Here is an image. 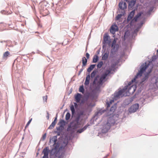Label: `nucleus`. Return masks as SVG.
<instances>
[{
	"label": "nucleus",
	"instance_id": "1",
	"mask_svg": "<svg viewBox=\"0 0 158 158\" xmlns=\"http://www.w3.org/2000/svg\"><path fill=\"white\" fill-rule=\"evenodd\" d=\"M153 67L151 62L145 63L142 65L140 68V71L137 74L135 77L131 80V83L129 82L128 86H126L123 90H120L118 92H116L114 94L113 99L111 100L110 102L106 103L107 107L110 106V105L114 102V100H116L120 97L126 96L132 94L135 91L136 89L135 83L139 81L143 73H144L145 77L140 82L141 83L148 78V74L151 73Z\"/></svg>",
	"mask_w": 158,
	"mask_h": 158
},
{
	"label": "nucleus",
	"instance_id": "2",
	"mask_svg": "<svg viewBox=\"0 0 158 158\" xmlns=\"http://www.w3.org/2000/svg\"><path fill=\"white\" fill-rule=\"evenodd\" d=\"M114 65H111L110 67L108 68L102 74L100 77L99 76H97L94 80V84L97 86V87H99L101 86L102 82L105 81L106 77L111 73L112 70H114Z\"/></svg>",
	"mask_w": 158,
	"mask_h": 158
},
{
	"label": "nucleus",
	"instance_id": "3",
	"mask_svg": "<svg viewBox=\"0 0 158 158\" xmlns=\"http://www.w3.org/2000/svg\"><path fill=\"white\" fill-rule=\"evenodd\" d=\"M114 116L112 117H110L108 120V121L106 124L103 126L102 130V133H106L108 131L110 128L111 125L114 123L115 121L113 119Z\"/></svg>",
	"mask_w": 158,
	"mask_h": 158
},
{
	"label": "nucleus",
	"instance_id": "4",
	"mask_svg": "<svg viewBox=\"0 0 158 158\" xmlns=\"http://www.w3.org/2000/svg\"><path fill=\"white\" fill-rule=\"evenodd\" d=\"M79 121V118H77L75 120L71 122L67 129V131L73 132L74 131L75 129L79 127V125H80Z\"/></svg>",
	"mask_w": 158,
	"mask_h": 158
},
{
	"label": "nucleus",
	"instance_id": "5",
	"mask_svg": "<svg viewBox=\"0 0 158 158\" xmlns=\"http://www.w3.org/2000/svg\"><path fill=\"white\" fill-rule=\"evenodd\" d=\"M117 40V38H114V40L113 41L112 44V49L111 52V53L114 54L118 50L119 47V45L116 44Z\"/></svg>",
	"mask_w": 158,
	"mask_h": 158
},
{
	"label": "nucleus",
	"instance_id": "6",
	"mask_svg": "<svg viewBox=\"0 0 158 158\" xmlns=\"http://www.w3.org/2000/svg\"><path fill=\"white\" fill-rule=\"evenodd\" d=\"M139 107V104H137L132 105L129 109V112L131 113L135 112L138 109Z\"/></svg>",
	"mask_w": 158,
	"mask_h": 158
},
{
	"label": "nucleus",
	"instance_id": "7",
	"mask_svg": "<svg viewBox=\"0 0 158 158\" xmlns=\"http://www.w3.org/2000/svg\"><path fill=\"white\" fill-rule=\"evenodd\" d=\"M43 153L44 154L43 158H48V155L49 153V150L47 148H46L44 149Z\"/></svg>",
	"mask_w": 158,
	"mask_h": 158
},
{
	"label": "nucleus",
	"instance_id": "8",
	"mask_svg": "<svg viewBox=\"0 0 158 158\" xmlns=\"http://www.w3.org/2000/svg\"><path fill=\"white\" fill-rule=\"evenodd\" d=\"M118 30V27L115 25H112L110 28V32L114 34L115 32Z\"/></svg>",
	"mask_w": 158,
	"mask_h": 158
},
{
	"label": "nucleus",
	"instance_id": "9",
	"mask_svg": "<svg viewBox=\"0 0 158 158\" xmlns=\"http://www.w3.org/2000/svg\"><path fill=\"white\" fill-rule=\"evenodd\" d=\"M109 54V52L107 51L103 54L102 55V59L103 60H106L108 57Z\"/></svg>",
	"mask_w": 158,
	"mask_h": 158
},
{
	"label": "nucleus",
	"instance_id": "10",
	"mask_svg": "<svg viewBox=\"0 0 158 158\" xmlns=\"http://www.w3.org/2000/svg\"><path fill=\"white\" fill-rule=\"evenodd\" d=\"M136 0H129V2L128 7L131 9L135 4Z\"/></svg>",
	"mask_w": 158,
	"mask_h": 158
},
{
	"label": "nucleus",
	"instance_id": "11",
	"mask_svg": "<svg viewBox=\"0 0 158 158\" xmlns=\"http://www.w3.org/2000/svg\"><path fill=\"white\" fill-rule=\"evenodd\" d=\"M81 97V94L78 93L75 96V99L77 103H79L80 101Z\"/></svg>",
	"mask_w": 158,
	"mask_h": 158
},
{
	"label": "nucleus",
	"instance_id": "12",
	"mask_svg": "<svg viewBox=\"0 0 158 158\" xmlns=\"http://www.w3.org/2000/svg\"><path fill=\"white\" fill-rule=\"evenodd\" d=\"M116 108V104H115L111 108L110 111H109V114H108V115H109L113 114Z\"/></svg>",
	"mask_w": 158,
	"mask_h": 158
},
{
	"label": "nucleus",
	"instance_id": "13",
	"mask_svg": "<svg viewBox=\"0 0 158 158\" xmlns=\"http://www.w3.org/2000/svg\"><path fill=\"white\" fill-rule=\"evenodd\" d=\"M119 8L123 10L126 8L127 6L126 3L120 2L119 4Z\"/></svg>",
	"mask_w": 158,
	"mask_h": 158
},
{
	"label": "nucleus",
	"instance_id": "14",
	"mask_svg": "<svg viewBox=\"0 0 158 158\" xmlns=\"http://www.w3.org/2000/svg\"><path fill=\"white\" fill-rule=\"evenodd\" d=\"M90 79V75L89 74L88 75L85 79V80L84 83L85 85H88L89 83V81Z\"/></svg>",
	"mask_w": 158,
	"mask_h": 158
},
{
	"label": "nucleus",
	"instance_id": "15",
	"mask_svg": "<svg viewBox=\"0 0 158 158\" xmlns=\"http://www.w3.org/2000/svg\"><path fill=\"white\" fill-rule=\"evenodd\" d=\"M74 106L72 105H71L70 106V110L72 111V113L73 114H74L75 113V108H74V106L75 107H76L77 106V105L76 103L74 102Z\"/></svg>",
	"mask_w": 158,
	"mask_h": 158
},
{
	"label": "nucleus",
	"instance_id": "16",
	"mask_svg": "<svg viewBox=\"0 0 158 158\" xmlns=\"http://www.w3.org/2000/svg\"><path fill=\"white\" fill-rule=\"evenodd\" d=\"M135 13V11H132L130 14L127 18V20H130L133 16Z\"/></svg>",
	"mask_w": 158,
	"mask_h": 158
},
{
	"label": "nucleus",
	"instance_id": "17",
	"mask_svg": "<svg viewBox=\"0 0 158 158\" xmlns=\"http://www.w3.org/2000/svg\"><path fill=\"white\" fill-rule=\"evenodd\" d=\"M109 37L108 35H105L104 37V40L105 43L108 44L110 43V41L109 40Z\"/></svg>",
	"mask_w": 158,
	"mask_h": 158
},
{
	"label": "nucleus",
	"instance_id": "18",
	"mask_svg": "<svg viewBox=\"0 0 158 158\" xmlns=\"http://www.w3.org/2000/svg\"><path fill=\"white\" fill-rule=\"evenodd\" d=\"M82 66H84L86 64L87 59L85 57H84L82 58Z\"/></svg>",
	"mask_w": 158,
	"mask_h": 158
},
{
	"label": "nucleus",
	"instance_id": "19",
	"mask_svg": "<svg viewBox=\"0 0 158 158\" xmlns=\"http://www.w3.org/2000/svg\"><path fill=\"white\" fill-rule=\"evenodd\" d=\"M95 64H92L90 65L89 67L87 69V71L90 72L95 67Z\"/></svg>",
	"mask_w": 158,
	"mask_h": 158
},
{
	"label": "nucleus",
	"instance_id": "20",
	"mask_svg": "<svg viewBox=\"0 0 158 158\" xmlns=\"http://www.w3.org/2000/svg\"><path fill=\"white\" fill-rule=\"evenodd\" d=\"M98 60V57L97 55H95L94 56L93 61V63H96Z\"/></svg>",
	"mask_w": 158,
	"mask_h": 158
},
{
	"label": "nucleus",
	"instance_id": "21",
	"mask_svg": "<svg viewBox=\"0 0 158 158\" xmlns=\"http://www.w3.org/2000/svg\"><path fill=\"white\" fill-rule=\"evenodd\" d=\"M56 122H54V121H53L51 124L50 125V126H49L48 127V129H52L55 126V125Z\"/></svg>",
	"mask_w": 158,
	"mask_h": 158
},
{
	"label": "nucleus",
	"instance_id": "22",
	"mask_svg": "<svg viewBox=\"0 0 158 158\" xmlns=\"http://www.w3.org/2000/svg\"><path fill=\"white\" fill-rule=\"evenodd\" d=\"M141 15V13H140L139 14H138L135 17L134 19H133V20H134L135 21H137L138 19V18H139V17H140V16Z\"/></svg>",
	"mask_w": 158,
	"mask_h": 158
},
{
	"label": "nucleus",
	"instance_id": "23",
	"mask_svg": "<svg viewBox=\"0 0 158 158\" xmlns=\"http://www.w3.org/2000/svg\"><path fill=\"white\" fill-rule=\"evenodd\" d=\"M87 127V126H85L83 128L78 130L77 131V132H79V133H81L82 132H83L85 129H86Z\"/></svg>",
	"mask_w": 158,
	"mask_h": 158
},
{
	"label": "nucleus",
	"instance_id": "24",
	"mask_svg": "<svg viewBox=\"0 0 158 158\" xmlns=\"http://www.w3.org/2000/svg\"><path fill=\"white\" fill-rule=\"evenodd\" d=\"M87 106L89 107H92L95 106V104L93 102H88L87 103Z\"/></svg>",
	"mask_w": 158,
	"mask_h": 158
},
{
	"label": "nucleus",
	"instance_id": "25",
	"mask_svg": "<svg viewBox=\"0 0 158 158\" xmlns=\"http://www.w3.org/2000/svg\"><path fill=\"white\" fill-rule=\"evenodd\" d=\"M157 56L158 57V50H157V51L156 56H154L152 57V62L154 61L157 58Z\"/></svg>",
	"mask_w": 158,
	"mask_h": 158
},
{
	"label": "nucleus",
	"instance_id": "26",
	"mask_svg": "<svg viewBox=\"0 0 158 158\" xmlns=\"http://www.w3.org/2000/svg\"><path fill=\"white\" fill-rule=\"evenodd\" d=\"M79 92L83 93L84 92V87L83 85L81 86L79 88Z\"/></svg>",
	"mask_w": 158,
	"mask_h": 158
},
{
	"label": "nucleus",
	"instance_id": "27",
	"mask_svg": "<svg viewBox=\"0 0 158 158\" xmlns=\"http://www.w3.org/2000/svg\"><path fill=\"white\" fill-rule=\"evenodd\" d=\"M103 64V62L102 61H100L99 62L98 64L97 65V66L98 68H101L102 65Z\"/></svg>",
	"mask_w": 158,
	"mask_h": 158
},
{
	"label": "nucleus",
	"instance_id": "28",
	"mask_svg": "<svg viewBox=\"0 0 158 158\" xmlns=\"http://www.w3.org/2000/svg\"><path fill=\"white\" fill-rule=\"evenodd\" d=\"M70 117V114L69 113H67L65 116V119L66 120H69Z\"/></svg>",
	"mask_w": 158,
	"mask_h": 158
},
{
	"label": "nucleus",
	"instance_id": "29",
	"mask_svg": "<svg viewBox=\"0 0 158 158\" xmlns=\"http://www.w3.org/2000/svg\"><path fill=\"white\" fill-rule=\"evenodd\" d=\"M97 71L96 70L94 71L91 73V76L92 78L94 77L96 74Z\"/></svg>",
	"mask_w": 158,
	"mask_h": 158
},
{
	"label": "nucleus",
	"instance_id": "30",
	"mask_svg": "<svg viewBox=\"0 0 158 158\" xmlns=\"http://www.w3.org/2000/svg\"><path fill=\"white\" fill-rule=\"evenodd\" d=\"M56 137H54L53 138L51 139H50V142L51 143L52 140L54 144L56 142Z\"/></svg>",
	"mask_w": 158,
	"mask_h": 158
},
{
	"label": "nucleus",
	"instance_id": "31",
	"mask_svg": "<svg viewBox=\"0 0 158 158\" xmlns=\"http://www.w3.org/2000/svg\"><path fill=\"white\" fill-rule=\"evenodd\" d=\"M104 110H100L98 112V113H97V115H101L102 113H104Z\"/></svg>",
	"mask_w": 158,
	"mask_h": 158
},
{
	"label": "nucleus",
	"instance_id": "32",
	"mask_svg": "<svg viewBox=\"0 0 158 158\" xmlns=\"http://www.w3.org/2000/svg\"><path fill=\"white\" fill-rule=\"evenodd\" d=\"M9 52H8V51L6 52L4 54L3 56L4 57H6L9 55Z\"/></svg>",
	"mask_w": 158,
	"mask_h": 158
},
{
	"label": "nucleus",
	"instance_id": "33",
	"mask_svg": "<svg viewBox=\"0 0 158 158\" xmlns=\"http://www.w3.org/2000/svg\"><path fill=\"white\" fill-rule=\"evenodd\" d=\"M122 16V15L121 14L118 15L116 17V20H118Z\"/></svg>",
	"mask_w": 158,
	"mask_h": 158
},
{
	"label": "nucleus",
	"instance_id": "34",
	"mask_svg": "<svg viewBox=\"0 0 158 158\" xmlns=\"http://www.w3.org/2000/svg\"><path fill=\"white\" fill-rule=\"evenodd\" d=\"M46 134L45 133L44 135L42 136V137L41 138L42 140H44L46 138Z\"/></svg>",
	"mask_w": 158,
	"mask_h": 158
},
{
	"label": "nucleus",
	"instance_id": "35",
	"mask_svg": "<svg viewBox=\"0 0 158 158\" xmlns=\"http://www.w3.org/2000/svg\"><path fill=\"white\" fill-rule=\"evenodd\" d=\"M32 120V118H31L30 120H29L28 122H27L26 126V127H27L29 125V124H30V123H31V121Z\"/></svg>",
	"mask_w": 158,
	"mask_h": 158
},
{
	"label": "nucleus",
	"instance_id": "36",
	"mask_svg": "<svg viewBox=\"0 0 158 158\" xmlns=\"http://www.w3.org/2000/svg\"><path fill=\"white\" fill-rule=\"evenodd\" d=\"M86 56L87 59H88L89 57V54L88 53H86Z\"/></svg>",
	"mask_w": 158,
	"mask_h": 158
},
{
	"label": "nucleus",
	"instance_id": "37",
	"mask_svg": "<svg viewBox=\"0 0 158 158\" xmlns=\"http://www.w3.org/2000/svg\"><path fill=\"white\" fill-rule=\"evenodd\" d=\"M47 96H45V97H44V98H43L44 101H45L46 102V100L47 99Z\"/></svg>",
	"mask_w": 158,
	"mask_h": 158
},
{
	"label": "nucleus",
	"instance_id": "38",
	"mask_svg": "<svg viewBox=\"0 0 158 158\" xmlns=\"http://www.w3.org/2000/svg\"><path fill=\"white\" fill-rule=\"evenodd\" d=\"M57 115H56V117L55 118L53 121H54V122H56V120H57Z\"/></svg>",
	"mask_w": 158,
	"mask_h": 158
},
{
	"label": "nucleus",
	"instance_id": "39",
	"mask_svg": "<svg viewBox=\"0 0 158 158\" xmlns=\"http://www.w3.org/2000/svg\"><path fill=\"white\" fill-rule=\"evenodd\" d=\"M48 116H47V119H48L49 118V114L48 113Z\"/></svg>",
	"mask_w": 158,
	"mask_h": 158
},
{
	"label": "nucleus",
	"instance_id": "40",
	"mask_svg": "<svg viewBox=\"0 0 158 158\" xmlns=\"http://www.w3.org/2000/svg\"><path fill=\"white\" fill-rule=\"evenodd\" d=\"M82 70H83L82 69H81V70H80V72H81L82 71Z\"/></svg>",
	"mask_w": 158,
	"mask_h": 158
},
{
	"label": "nucleus",
	"instance_id": "41",
	"mask_svg": "<svg viewBox=\"0 0 158 158\" xmlns=\"http://www.w3.org/2000/svg\"><path fill=\"white\" fill-rule=\"evenodd\" d=\"M61 122H64V121L62 120V121H61L60 122L61 123Z\"/></svg>",
	"mask_w": 158,
	"mask_h": 158
}]
</instances>
